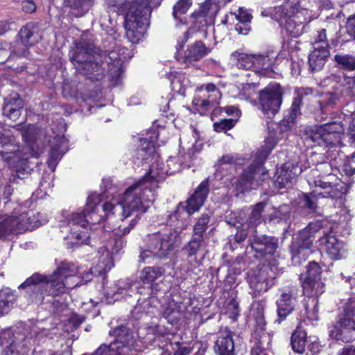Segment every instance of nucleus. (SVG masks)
I'll return each instance as SVG.
<instances>
[{
  "instance_id": "72a5a7b5",
  "label": "nucleus",
  "mask_w": 355,
  "mask_h": 355,
  "mask_svg": "<svg viewBox=\"0 0 355 355\" xmlns=\"http://www.w3.org/2000/svg\"><path fill=\"white\" fill-rule=\"evenodd\" d=\"M329 55V50L324 48L315 49L309 56V63L312 71H320L324 66L327 58Z\"/></svg>"
},
{
  "instance_id": "13d9d810",
  "label": "nucleus",
  "mask_w": 355,
  "mask_h": 355,
  "mask_svg": "<svg viewBox=\"0 0 355 355\" xmlns=\"http://www.w3.org/2000/svg\"><path fill=\"white\" fill-rule=\"evenodd\" d=\"M322 270L319 264L315 261L310 262L307 266L306 275L304 279H321Z\"/></svg>"
},
{
  "instance_id": "f257e3e1",
  "label": "nucleus",
  "mask_w": 355,
  "mask_h": 355,
  "mask_svg": "<svg viewBox=\"0 0 355 355\" xmlns=\"http://www.w3.org/2000/svg\"><path fill=\"white\" fill-rule=\"evenodd\" d=\"M70 58L79 73L95 81L103 79L106 69L112 78L119 79L125 57L119 55L116 51L97 53L92 46L80 41L77 44L76 49L71 52Z\"/></svg>"
},
{
  "instance_id": "7ed1b4c3",
  "label": "nucleus",
  "mask_w": 355,
  "mask_h": 355,
  "mask_svg": "<svg viewBox=\"0 0 355 355\" xmlns=\"http://www.w3.org/2000/svg\"><path fill=\"white\" fill-rule=\"evenodd\" d=\"M80 268L72 261L63 260L57 263L55 270L49 278L46 277V293L49 295L57 296L80 286L82 282L91 281L92 275H98L88 272L83 273Z\"/></svg>"
},
{
  "instance_id": "4c0bfd02",
  "label": "nucleus",
  "mask_w": 355,
  "mask_h": 355,
  "mask_svg": "<svg viewBox=\"0 0 355 355\" xmlns=\"http://www.w3.org/2000/svg\"><path fill=\"white\" fill-rule=\"evenodd\" d=\"M16 300L14 291L8 288L0 291V317L8 314Z\"/></svg>"
},
{
  "instance_id": "6ab92c4d",
  "label": "nucleus",
  "mask_w": 355,
  "mask_h": 355,
  "mask_svg": "<svg viewBox=\"0 0 355 355\" xmlns=\"http://www.w3.org/2000/svg\"><path fill=\"white\" fill-rule=\"evenodd\" d=\"M28 218L26 213L19 216L11 215L0 223V239L10 234H19L28 230Z\"/></svg>"
},
{
  "instance_id": "ddd939ff",
  "label": "nucleus",
  "mask_w": 355,
  "mask_h": 355,
  "mask_svg": "<svg viewBox=\"0 0 355 355\" xmlns=\"http://www.w3.org/2000/svg\"><path fill=\"white\" fill-rule=\"evenodd\" d=\"M344 127L341 122L333 121L322 124L315 129L308 131L306 139L315 146H331L338 144Z\"/></svg>"
},
{
  "instance_id": "4468645a",
  "label": "nucleus",
  "mask_w": 355,
  "mask_h": 355,
  "mask_svg": "<svg viewBox=\"0 0 355 355\" xmlns=\"http://www.w3.org/2000/svg\"><path fill=\"white\" fill-rule=\"evenodd\" d=\"M283 91L279 84H269L259 92V109L267 118L273 117L279 110Z\"/></svg>"
},
{
  "instance_id": "37998d69",
  "label": "nucleus",
  "mask_w": 355,
  "mask_h": 355,
  "mask_svg": "<svg viewBox=\"0 0 355 355\" xmlns=\"http://www.w3.org/2000/svg\"><path fill=\"white\" fill-rule=\"evenodd\" d=\"M311 226L306 227L300 232L298 236L292 242V245L297 248H303L311 250L313 243V235L311 232Z\"/></svg>"
},
{
  "instance_id": "4be33fe9",
  "label": "nucleus",
  "mask_w": 355,
  "mask_h": 355,
  "mask_svg": "<svg viewBox=\"0 0 355 355\" xmlns=\"http://www.w3.org/2000/svg\"><path fill=\"white\" fill-rule=\"evenodd\" d=\"M276 305L277 319L275 322L280 324L295 310L297 306V296L293 291L283 293L277 300Z\"/></svg>"
},
{
  "instance_id": "5fc2aeb1",
  "label": "nucleus",
  "mask_w": 355,
  "mask_h": 355,
  "mask_svg": "<svg viewBox=\"0 0 355 355\" xmlns=\"http://www.w3.org/2000/svg\"><path fill=\"white\" fill-rule=\"evenodd\" d=\"M291 252L292 254V261L294 264H300L302 261H305L311 254V250L303 248H297L291 245Z\"/></svg>"
},
{
  "instance_id": "393cba45",
  "label": "nucleus",
  "mask_w": 355,
  "mask_h": 355,
  "mask_svg": "<svg viewBox=\"0 0 355 355\" xmlns=\"http://www.w3.org/2000/svg\"><path fill=\"white\" fill-rule=\"evenodd\" d=\"M252 249L257 253L255 257H261L273 254L278 248V239L264 235L254 236L250 241Z\"/></svg>"
},
{
  "instance_id": "bb28decb",
  "label": "nucleus",
  "mask_w": 355,
  "mask_h": 355,
  "mask_svg": "<svg viewBox=\"0 0 355 355\" xmlns=\"http://www.w3.org/2000/svg\"><path fill=\"white\" fill-rule=\"evenodd\" d=\"M209 191V182L207 180H205L198 185L193 194L187 201L185 209L189 215H191L200 209L207 198ZM182 209L184 210V207H182Z\"/></svg>"
},
{
  "instance_id": "69168bd1",
  "label": "nucleus",
  "mask_w": 355,
  "mask_h": 355,
  "mask_svg": "<svg viewBox=\"0 0 355 355\" xmlns=\"http://www.w3.org/2000/svg\"><path fill=\"white\" fill-rule=\"evenodd\" d=\"M193 104L200 107L203 111H207L214 106L213 101L208 98H195Z\"/></svg>"
},
{
  "instance_id": "de8ad7c7",
  "label": "nucleus",
  "mask_w": 355,
  "mask_h": 355,
  "mask_svg": "<svg viewBox=\"0 0 355 355\" xmlns=\"http://www.w3.org/2000/svg\"><path fill=\"white\" fill-rule=\"evenodd\" d=\"M192 5V0H179L173 8V17L180 23L184 24L186 18L184 15Z\"/></svg>"
},
{
  "instance_id": "79ce46f5",
  "label": "nucleus",
  "mask_w": 355,
  "mask_h": 355,
  "mask_svg": "<svg viewBox=\"0 0 355 355\" xmlns=\"http://www.w3.org/2000/svg\"><path fill=\"white\" fill-rule=\"evenodd\" d=\"M40 130L33 125H29L21 132V137L29 148L31 153H36L37 146L36 144Z\"/></svg>"
},
{
  "instance_id": "9d476101",
  "label": "nucleus",
  "mask_w": 355,
  "mask_h": 355,
  "mask_svg": "<svg viewBox=\"0 0 355 355\" xmlns=\"http://www.w3.org/2000/svg\"><path fill=\"white\" fill-rule=\"evenodd\" d=\"M272 147H261L256 153L255 159L246 169H245L236 182V188L241 193L250 190L256 183L259 184L266 174L263 163L270 153Z\"/></svg>"
},
{
  "instance_id": "6e6552de",
  "label": "nucleus",
  "mask_w": 355,
  "mask_h": 355,
  "mask_svg": "<svg viewBox=\"0 0 355 355\" xmlns=\"http://www.w3.org/2000/svg\"><path fill=\"white\" fill-rule=\"evenodd\" d=\"M334 163L323 162L316 165L306 175L307 182L310 187L320 188L322 190H336L340 192V197L346 192V188L338 181L335 173L337 170Z\"/></svg>"
},
{
  "instance_id": "20e7f679",
  "label": "nucleus",
  "mask_w": 355,
  "mask_h": 355,
  "mask_svg": "<svg viewBox=\"0 0 355 355\" xmlns=\"http://www.w3.org/2000/svg\"><path fill=\"white\" fill-rule=\"evenodd\" d=\"M304 0H287L284 4L273 8L270 17L294 37L300 36L306 24L311 21V12L301 8Z\"/></svg>"
},
{
  "instance_id": "b1692460",
  "label": "nucleus",
  "mask_w": 355,
  "mask_h": 355,
  "mask_svg": "<svg viewBox=\"0 0 355 355\" xmlns=\"http://www.w3.org/2000/svg\"><path fill=\"white\" fill-rule=\"evenodd\" d=\"M322 190L320 188H315V190L309 193H302L300 198V204L302 207L313 212L318 207V200L320 198H340V192H337L336 190Z\"/></svg>"
},
{
  "instance_id": "6e6d98bb",
  "label": "nucleus",
  "mask_w": 355,
  "mask_h": 355,
  "mask_svg": "<svg viewBox=\"0 0 355 355\" xmlns=\"http://www.w3.org/2000/svg\"><path fill=\"white\" fill-rule=\"evenodd\" d=\"M168 79L171 80V86L173 90L181 94H184L186 85L184 84V75L178 74L177 73L175 74L171 73L168 77Z\"/></svg>"
},
{
  "instance_id": "aec40b11",
  "label": "nucleus",
  "mask_w": 355,
  "mask_h": 355,
  "mask_svg": "<svg viewBox=\"0 0 355 355\" xmlns=\"http://www.w3.org/2000/svg\"><path fill=\"white\" fill-rule=\"evenodd\" d=\"M254 71L261 75L273 71V67L277 64L279 53L274 49H268L262 53L253 54Z\"/></svg>"
},
{
  "instance_id": "412c9836",
  "label": "nucleus",
  "mask_w": 355,
  "mask_h": 355,
  "mask_svg": "<svg viewBox=\"0 0 355 355\" xmlns=\"http://www.w3.org/2000/svg\"><path fill=\"white\" fill-rule=\"evenodd\" d=\"M302 172V168L297 163L284 164L277 171L276 178L274 181L275 187L279 189L290 187L292 184V181Z\"/></svg>"
},
{
  "instance_id": "7c9ffc66",
  "label": "nucleus",
  "mask_w": 355,
  "mask_h": 355,
  "mask_svg": "<svg viewBox=\"0 0 355 355\" xmlns=\"http://www.w3.org/2000/svg\"><path fill=\"white\" fill-rule=\"evenodd\" d=\"M253 346L251 355H268L266 352L272 342L271 336L266 331L256 332L253 335Z\"/></svg>"
},
{
  "instance_id": "1a4fd4ad",
  "label": "nucleus",
  "mask_w": 355,
  "mask_h": 355,
  "mask_svg": "<svg viewBox=\"0 0 355 355\" xmlns=\"http://www.w3.org/2000/svg\"><path fill=\"white\" fill-rule=\"evenodd\" d=\"M329 336L338 340L349 343L355 340V302L349 300L343 307L338 320L329 328Z\"/></svg>"
},
{
  "instance_id": "09e8293b",
  "label": "nucleus",
  "mask_w": 355,
  "mask_h": 355,
  "mask_svg": "<svg viewBox=\"0 0 355 355\" xmlns=\"http://www.w3.org/2000/svg\"><path fill=\"white\" fill-rule=\"evenodd\" d=\"M266 204L264 202L257 203L252 209L251 214L248 219V224L246 226L252 228L254 230V227L260 224L263 219L261 214L263 211ZM265 218H263L264 220Z\"/></svg>"
},
{
  "instance_id": "4d7b16f0",
  "label": "nucleus",
  "mask_w": 355,
  "mask_h": 355,
  "mask_svg": "<svg viewBox=\"0 0 355 355\" xmlns=\"http://www.w3.org/2000/svg\"><path fill=\"white\" fill-rule=\"evenodd\" d=\"M62 94L66 98L76 97L77 94L76 83L69 79L64 80L62 85Z\"/></svg>"
},
{
  "instance_id": "5701e85b",
  "label": "nucleus",
  "mask_w": 355,
  "mask_h": 355,
  "mask_svg": "<svg viewBox=\"0 0 355 355\" xmlns=\"http://www.w3.org/2000/svg\"><path fill=\"white\" fill-rule=\"evenodd\" d=\"M168 169H164L162 166L159 167L158 163H153L147 174L155 184L164 178L165 174L173 175L182 168V161L179 156L171 157L166 162Z\"/></svg>"
},
{
  "instance_id": "9b49d317",
  "label": "nucleus",
  "mask_w": 355,
  "mask_h": 355,
  "mask_svg": "<svg viewBox=\"0 0 355 355\" xmlns=\"http://www.w3.org/2000/svg\"><path fill=\"white\" fill-rule=\"evenodd\" d=\"M51 130L53 135L48 141L49 150L47 164L49 168L53 172L62 156L69 150V139L64 135L67 125L62 119H58L56 123L53 125Z\"/></svg>"
},
{
  "instance_id": "bf43d9fd",
  "label": "nucleus",
  "mask_w": 355,
  "mask_h": 355,
  "mask_svg": "<svg viewBox=\"0 0 355 355\" xmlns=\"http://www.w3.org/2000/svg\"><path fill=\"white\" fill-rule=\"evenodd\" d=\"M318 311V300L313 298L306 307L308 318L311 320H318L319 319Z\"/></svg>"
},
{
  "instance_id": "052dcab7",
  "label": "nucleus",
  "mask_w": 355,
  "mask_h": 355,
  "mask_svg": "<svg viewBox=\"0 0 355 355\" xmlns=\"http://www.w3.org/2000/svg\"><path fill=\"white\" fill-rule=\"evenodd\" d=\"M313 48L319 49H329V45L328 40L327 39L326 35V30L322 29L318 31L317 36L315 38V41L313 44Z\"/></svg>"
},
{
  "instance_id": "864d4df0",
  "label": "nucleus",
  "mask_w": 355,
  "mask_h": 355,
  "mask_svg": "<svg viewBox=\"0 0 355 355\" xmlns=\"http://www.w3.org/2000/svg\"><path fill=\"white\" fill-rule=\"evenodd\" d=\"M210 216L208 214H202L198 219L193 228V234L203 238L204 234L208 227Z\"/></svg>"
},
{
  "instance_id": "a19ab883",
  "label": "nucleus",
  "mask_w": 355,
  "mask_h": 355,
  "mask_svg": "<svg viewBox=\"0 0 355 355\" xmlns=\"http://www.w3.org/2000/svg\"><path fill=\"white\" fill-rule=\"evenodd\" d=\"M306 344V332L301 327H297L291 336V346L294 352L303 354Z\"/></svg>"
},
{
  "instance_id": "774afa93",
  "label": "nucleus",
  "mask_w": 355,
  "mask_h": 355,
  "mask_svg": "<svg viewBox=\"0 0 355 355\" xmlns=\"http://www.w3.org/2000/svg\"><path fill=\"white\" fill-rule=\"evenodd\" d=\"M233 15L239 22L250 23L252 19L251 15L242 8H239L238 12Z\"/></svg>"
},
{
  "instance_id": "2f4dec72",
  "label": "nucleus",
  "mask_w": 355,
  "mask_h": 355,
  "mask_svg": "<svg viewBox=\"0 0 355 355\" xmlns=\"http://www.w3.org/2000/svg\"><path fill=\"white\" fill-rule=\"evenodd\" d=\"M137 159L145 162L152 161L155 159V148L153 139L146 138L140 140V145L136 150Z\"/></svg>"
},
{
  "instance_id": "f03ea898",
  "label": "nucleus",
  "mask_w": 355,
  "mask_h": 355,
  "mask_svg": "<svg viewBox=\"0 0 355 355\" xmlns=\"http://www.w3.org/2000/svg\"><path fill=\"white\" fill-rule=\"evenodd\" d=\"M156 187L157 184L146 174L129 187L121 198L105 202L103 206L105 215L107 217L115 215L122 220L132 215L140 218L155 200Z\"/></svg>"
},
{
  "instance_id": "58836bf2",
  "label": "nucleus",
  "mask_w": 355,
  "mask_h": 355,
  "mask_svg": "<svg viewBox=\"0 0 355 355\" xmlns=\"http://www.w3.org/2000/svg\"><path fill=\"white\" fill-rule=\"evenodd\" d=\"M230 59L239 69L254 71L253 54H247L236 51L231 54Z\"/></svg>"
},
{
  "instance_id": "0eeeda50",
  "label": "nucleus",
  "mask_w": 355,
  "mask_h": 355,
  "mask_svg": "<svg viewBox=\"0 0 355 355\" xmlns=\"http://www.w3.org/2000/svg\"><path fill=\"white\" fill-rule=\"evenodd\" d=\"M150 1L134 0L128 8L125 17V28L126 37L132 44H137L142 40L150 24Z\"/></svg>"
},
{
  "instance_id": "c03bdc74",
  "label": "nucleus",
  "mask_w": 355,
  "mask_h": 355,
  "mask_svg": "<svg viewBox=\"0 0 355 355\" xmlns=\"http://www.w3.org/2000/svg\"><path fill=\"white\" fill-rule=\"evenodd\" d=\"M165 272L162 267H145L139 274V279L144 284H152Z\"/></svg>"
},
{
  "instance_id": "473e14b6",
  "label": "nucleus",
  "mask_w": 355,
  "mask_h": 355,
  "mask_svg": "<svg viewBox=\"0 0 355 355\" xmlns=\"http://www.w3.org/2000/svg\"><path fill=\"white\" fill-rule=\"evenodd\" d=\"M291 207L289 205L284 204L278 207H272V211L265 216L264 221L275 224L280 222L287 223L291 218Z\"/></svg>"
},
{
  "instance_id": "603ef678",
  "label": "nucleus",
  "mask_w": 355,
  "mask_h": 355,
  "mask_svg": "<svg viewBox=\"0 0 355 355\" xmlns=\"http://www.w3.org/2000/svg\"><path fill=\"white\" fill-rule=\"evenodd\" d=\"M203 238L193 235L189 243L183 248V250L187 253L188 258L195 257L202 245ZM194 260L197 262L196 257Z\"/></svg>"
},
{
  "instance_id": "c756f323",
  "label": "nucleus",
  "mask_w": 355,
  "mask_h": 355,
  "mask_svg": "<svg viewBox=\"0 0 355 355\" xmlns=\"http://www.w3.org/2000/svg\"><path fill=\"white\" fill-rule=\"evenodd\" d=\"M302 105V97L300 94L293 99L291 107L285 114L284 119L281 121L280 128L282 131H286L293 127L296 118L301 114L300 107Z\"/></svg>"
},
{
  "instance_id": "c85d7f7f",
  "label": "nucleus",
  "mask_w": 355,
  "mask_h": 355,
  "mask_svg": "<svg viewBox=\"0 0 355 355\" xmlns=\"http://www.w3.org/2000/svg\"><path fill=\"white\" fill-rule=\"evenodd\" d=\"M22 107V100L17 94H15L12 96L6 98L3 107V114L10 120L15 121L21 115Z\"/></svg>"
},
{
  "instance_id": "423d86ee",
  "label": "nucleus",
  "mask_w": 355,
  "mask_h": 355,
  "mask_svg": "<svg viewBox=\"0 0 355 355\" xmlns=\"http://www.w3.org/2000/svg\"><path fill=\"white\" fill-rule=\"evenodd\" d=\"M182 243L180 231L174 229L158 232L148 237L146 249L140 252L139 261L151 263L155 259H166Z\"/></svg>"
},
{
  "instance_id": "338daca9",
  "label": "nucleus",
  "mask_w": 355,
  "mask_h": 355,
  "mask_svg": "<svg viewBox=\"0 0 355 355\" xmlns=\"http://www.w3.org/2000/svg\"><path fill=\"white\" fill-rule=\"evenodd\" d=\"M343 85L351 95L355 96V76L352 77L345 76Z\"/></svg>"
},
{
  "instance_id": "a878e982",
  "label": "nucleus",
  "mask_w": 355,
  "mask_h": 355,
  "mask_svg": "<svg viewBox=\"0 0 355 355\" xmlns=\"http://www.w3.org/2000/svg\"><path fill=\"white\" fill-rule=\"evenodd\" d=\"M44 288V275L35 272L19 286V289L24 290L25 293L32 299H43Z\"/></svg>"
},
{
  "instance_id": "49530a36",
  "label": "nucleus",
  "mask_w": 355,
  "mask_h": 355,
  "mask_svg": "<svg viewBox=\"0 0 355 355\" xmlns=\"http://www.w3.org/2000/svg\"><path fill=\"white\" fill-rule=\"evenodd\" d=\"M93 0H68L67 5L71 9V14L76 17H81L91 7Z\"/></svg>"
},
{
  "instance_id": "e2e57ef3",
  "label": "nucleus",
  "mask_w": 355,
  "mask_h": 355,
  "mask_svg": "<svg viewBox=\"0 0 355 355\" xmlns=\"http://www.w3.org/2000/svg\"><path fill=\"white\" fill-rule=\"evenodd\" d=\"M15 141L14 136L10 130H3L0 132V147L12 146Z\"/></svg>"
},
{
  "instance_id": "e433bc0d",
  "label": "nucleus",
  "mask_w": 355,
  "mask_h": 355,
  "mask_svg": "<svg viewBox=\"0 0 355 355\" xmlns=\"http://www.w3.org/2000/svg\"><path fill=\"white\" fill-rule=\"evenodd\" d=\"M109 334L115 337V340L113 343H116L119 346L130 348L129 345L133 343L132 333L124 325L116 327L113 331H110Z\"/></svg>"
},
{
  "instance_id": "c9c22d12",
  "label": "nucleus",
  "mask_w": 355,
  "mask_h": 355,
  "mask_svg": "<svg viewBox=\"0 0 355 355\" xmlns=\"http://www.w3.org/2000/svg\"><path fill=\"white\" fill-rule=\"evenodd\" d=\"M302 286L304 295L312 299H318L324 292V284L322 279H304Z\"/></svg>"
},
{
  "instance_id": "0e129e2a",
  "label": "nucleus",
  "mask_w": 355,
  "mask_h": 355,
  "mask_svg": "<svg viewBox=\"0 0 355 355\" xmlns=\"http://www.w3.org/2000/svg\"><path fill=\"white\" fill-rule=\"evenodd\" d=\"M117 291H112V293H107L105 295H107V299L110 297L114 298V301L117 300L119 298L116 297V295L118 294L123 295L124 293V291H126L129 289L131 286V284L129 283H124L123 282H119L117 284Z\"/></svg>"
},
{
  "instance_id": "2eb2a0df",
  "label": "nucleus",
  "mask_w": 355,
  "mask_h": 355,
  "mask_svg": "<svg viewBox=\"0 0 355 355\" xmlns=\"http://www.w3.org/2000/svg\"><path fill=\"white\" fill-rule=\"evenodd\" d=\"M189 36V32L187 31L178 41L177 60L179 62L187 65L198 62L211 52V49L206 46L202 41H196L194 43L187 45L186 50L180 52V49L182 48Z\"/></svg>"
},
{
  "instance_id": "f3484780",
  "label": "nucleus",
  "mask_w": 355,
  "mask_h": 355,
  "mask_svg": "<svg viewBox=\"0 0 355 355\" xmlns=\"http://www.w3.org/2000/svg\"><path fill=\"white\" fill-rule=\"evenodd\" d=\"M241 342L240 336L227 327L220 329L216 334L214 346L217 355H234V348Z\"/></svg>"
},
{
  "instance_id": "dca6fc26",
  "label": "nucleus",
  "mask_w": 355,
  "mask_h": 355,
  "mask_svg": "<svg viewBox=\"0 0 355 355\" xmlns=\"http://www.w3.org/2000/svg\"><path fill=\"white\" fill-rule=\"evenodd\" d=\"M125 241L119 234L110 240L106 246L101 249L103 251L99 257L98 263L91 268L92 272H98L99 275L106 273L114 266L112 255L119 252L125 245Z\"/></svg>"
},
{
  "instance_id": "680f3d73",
  "label": "nucleus",
  "mask_w": 355,
  "mask_h": 355,
  "mask_svg": "<svg viewBox=\"0 0 355 355\" xmlns=\"http://www.w3.org/2000/svg\"><path fill=\"white\" fill-rule=\"evenodd\" d=\"M236 121L232 119H222L214 124V128L216 132H226L232 129L235 125Z\"/></svg>"
},
{
  "instance_id": "f8f14e48",
  "label": "nucleus",
  "mask_w": 355,
  "mask_h": 355,
  "mask_svg": "<svg viewBox=\"0 0 355 355\" xmlns=\"http://www.w3.org/2000/svg\"><path fill=\"white\" fill-rule=\"evenodd\" d=\"M279 272V267L272 263L248 272L246 279L252 295L257 296L268 291L274 285L275 279Z\"/></svg>"
},
{
  "instance_id": "f704fd0d",
  "label": "nucleus",
  "mask_w": 355,
  "mask_h": 355,
  "mask_svg": "<svg viewBox=\"0 0 355 355\" xmlns=\"http://www.w3.org/2000/svg\"><path fill=\"white\" fill-rule=\"evenodd\" d=\"M94 353L95 355H134L132 349L128 347L119 346L116 343L101 344Z\"/></svg>"
},
{
  "instance_id": "a18cd8bd",
  "label": "nucleus",
  "mask_w": 355,
  "mask_h": 355,
  "mask_svg": "<svg viewBox=\"0 0 355 355\" xmlns=\"http://www.w3.org/2000/svg\"><path fill=\"white\" fill-rule=\"evenodd\" d=\"M334 60L340 69L349 71L355 70V55L352 54H336L334 57Z\"/></svg>"
},
{
  "instance_id": "8fccbe9b",
  "label": "nucleus",
  "mask_w": 355,
  "mask_h": 355,
  "mask_svg": "<svg viewBox=\"0 0 355 355\" xmlns=\"http://www.w3.org/2000/svg\"><path fill=\"white\" fill-rule=\"evenodd\" d=\"M264 304L259 301V302H256L252 304V314L256 321V323L257 324V325L260 327L259 329H257L253 335L256 333V332H261V331H265L263 329V326L265 324V322H264V315H263V312H264Z\"/></svg>"
},
{
  "instance_id": "3c124183",
  "label": "nucleus",
  "mask_w": 355,
  "mask_h": 355,
  "mask_svg": "<svg viewBox=\"0 0 355 355\" xmlns=\"http://www.w3.org/2000/svg\"><path fill=\"white\" fill-rule=\"evenodd\" d=\"M182 316L180 306L176 303H171L163 313V317L171 324L176 323Z\"/></svg>"
},
{
  "instance_id": "a211bd4d",
  "label": "nucleus",
  "mask_w": 355,
  "mask_h": 355,
  "mask_svg": "<svg viewBox=\"0 0 355 355\" xmlns=\"http://www.w3.org/2000/svg\"><path fill=\"white\" fill-rule=\"evenodd\" d=\"M319 245L332 260L341 259L346 257L345 243L335 236L325 233L319 239Z\"/></svg>"
},
{
  "instance_id": "cd10ccee",
  "label": "nucleus",
  "mask_w": 355,
  "mask_h": 355,
  "mask_svg": "<svg viewBox=\"0 0 355 355\" xmlns=\"http://www.w3.org/2000/svg\"><path fill=\"white\" fill-rule=\"evenodd\" d=\"M18 35L21 41L31 45L42 39V26L35 22L26 24L20 29Z\"/></svg>"
},
{
  "instance_id": "39448f33",
  "label": "nucleus",
  "mask_w": 355,
  "mask_h": 355,
  "mask_svg": "<svg viewBox=\"0 0 355 355\" xmlns=\"http://www.w3.org/2000/svg\"><path fill=\"white\" fill-rule=\"evenodd\" d=\"M100 201L99 195L92 194L87 198L84 210L71 215L69 225L71 238L76 240L75 244H89V240L94 233L89 224L95 225L101 220V217L96 214Z\"/></svg>"
},
{
  "instance_id": "ea45409f",
  "label": "nucleus",
  "mask_w": 355,
  "mask_h": 355,
  "mask_svg": "<svg viewBox=\"0 0 355 355\" xmlns=\"http://www.w3.org/2000/svg\"><path fill=\"white\" fill-rule=\"evenodd\" d=\"M8 49L10 50V53L7 60L27 58L30 54L28 44L21 40L15 41L12 44H8Z\"/></svg>"
}]
</instances>
